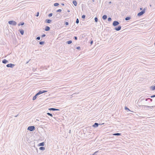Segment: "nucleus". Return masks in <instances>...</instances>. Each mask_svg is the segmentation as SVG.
<instances>
[{"mask_svg":"<svg viewBox=\"0 0 155 155\" xmlns=\"http://www.w3.org/2000/svg\"><path fill=\"white\" fill-rule=\"evenodd\" d=\"M146 9L145 8H144L141 11L138 13L137 14V16H140L142 15L143 14L145 13V12Z\"/></svg>","mask_w":155,"mask_h":155,"instance_id":"obj_1","label":"nucleus"},{"mask_svg":"<svg viewBox=\"0 0 155 155\" xmlns=\"http://www.w3.org/2000/svg\"><path fill=\"white\" fill-rule=\"evenodd\" d=\"M8 23L9 24L14 26L16 25L17 24V23L16 21L12 20L9 21Z\"/></svg>","mask_w":155,"mask_h":155,"instance_id":"obj_2","label":"nucleus"},{"mask_svg":"<svg viewBox=\"0 0 155 155\" xmlns=\"http://www.w3.org/2000/svg\"><path fill=\"white\" fill-rule=\"evenodd\" d=\"M35 127L34 126H30L28 127L27 130L30 131H32L35 130Z\"/></svg>","mask_w":155,"mask_h":155,"instance_id":"obj_3","label":"nucleus"},{"mask_svg":"<svg viewBox=\"0 0 155 155\" xmlns=\"http://www.w3.org/2000/svg\"><path fill=\"white\" fill-rule=\"evenodd\" d=\"M120 23L118 21H114V22H113L112 23V25L114 26L115 27L118 25Z\"/></svg>","mask_w":155,"mask_h":155,"instance_id":"obj_4","label":"nucleus"},{"mask_svg":"<svg viewBox=\"0 0 155 155\" xmlns=\"http://www.w3.org/2000/svg\"><path fill=\"white\" fill-rule=\"evenodd\" d=\"M15 66V65L14 64L10 63L7 64L6 66L8 68H13V67Z\"/></svg>","mask_w":155,"mask_h":155,"instance_id":"obj_5","label":"nucleus"},{"mask_svg":"<svg viewBox=\"0 0 155 155\" xmlns=\"http://www.w3.org/2000/svg\"><path fill=\"white\" fill-rule=\"evenodd\" d=\"M47 91L46 90H41V91H40L38 92L37 93L39 95L43 94V93L46 92Z\"/></svg>","mask_w":155,"mask_h":155,"instance_id":"obj_6","label":"nucleus"},{"mask_svg":"<svg viewBox=\"0 0 155 155\" xmlns=\"http://www.w3.org/2000/svg\"><path fill=\"white\" fill-rule=\"evenodd\" d=\"M121 28V26L120 25L118 26L117 27L114 28V30L117 31H120Z\"/></svg>","mask_w":155,"mask_h":155,"instance_id":"obj_7","label":"nucleus"},{"mask_svg":"<svg viewBox=\"0 0 155 155\" xmlns=\"http://www.w3.org/2000/svg\"><path fill=\"white\" fill-rule=\"evenodd\" d=\"M48 110H53V111H59L60 110L59 109L53 108H49Z\"/></svg>","mask_w":155,"mask_h":155,"instance_id":"obj_8","label":"nucleus"},{"mask_svg":"<svg viewBox=\"0 0 155 155\" xmlns=\"http://www.w3.org/2000/svg\"><path fill=\"white\" fill-rule=\"evenodd\" d=\"M52 21L50 19H47L45 20V22L48 23H50Z\"/></svg>","mask_w":155,"mask_h":155,"instance_id":"obj_9","label":"nucleus"},{"mask_svg":"<svg viewBox=\"0 0 155 155\" xmlns=\"http://www.w3.org/2000/svg\"><path fill=\"white\" fill-rule=\"evenodd\" d=\"M38 95H39L37 93H36V94L33 97L32 99L34 101L35 100Z\"/></svg>","mask_w":155,"mask_h":155,"instance_id":"obj_10","label":"nucleus"},{"mask_svg":"<svg viewBox=\"0 0 155 155\" xmlns=\"http://www.w3.org/2000/svg\"><path fill=\"white\" fill-rule=\"evenodd\" d=\"M69 16L70 15L69 14H67V12H65L63 15V16L64 18L68 17H69Z\"/></svg>","mask_w":155,"mask_h":155,"instance_id":"obj_11","label":"nucleus"},{"mask_svg":"<svg viewBox=\"0 0 155 155\" xmlns=\"http://www.w3.org/2000/svg\"><path fill=\"white\" fill-rule=\"evenodd\" d=\"M99 124L97 123H95L93 125V127H96L98 126Z\"/></svg>","mask_w":155,"mask_h":155,"instance_id":"obj_12","label":"nucleus"},{"mask_svg":"<svg viewBox=\"0 0 155 155\" xmlns=\"http://www.w3.org/2000/svg\"><path fill=\"white\" fill-rule=\"evenodd\" d=\"M45 145V143L44 142L40 143L38 145V146H42L43 147Z\"/></svg>","mask_w":155,"mask_h":155,"instance_id":"obj_13","label":"nucleus"},{"mask_svg":"<svg viewBox=\"0 0 155 155\" xmlns=\"http://www.w3.org/2000/svg\"><path fill=\"white\" fill-rule=\"evenodd\" d=\"M50 28L48 26H46L45 28V31H48L50 30Z\"/></svg>","mask_w":155,"mask_h":155,"instance_id":"obj_14","label":"nucleus"},{"mask_svg":"<svg viewBox=\"0 0 155 155\" xmlns=\"http://www.w3.org/2000/svg\"><path fill=\"white\" fill-rule=\"evenodd\" d=\"M2 62L3 64H6L8 62V61L6 59H4L3 60H2Z\"/></svg>","mask_w":155,"mask_h":155,"instance_id":"obj_15","label":"nucleus"},{"mask_svg":"<svg viewBox=\"0 0 155 155\" xmlns=\"http://www.w3.org/2000/svg\"><path fill=\"white\" fill-rule=\"evenodd\" d=\"M20 33L21 35H23L24 33V31L23 29H19V30Z\"/></svg>","mask_w":155,"mask_h":155,"instance_id":"obj_16","label":"nucleus"},{"mask_svg":"<svg viewBox=\"0 0 155 155\" xmlns=\"http://www.w3.org/2000/svg\"><path fill=\"white\" fill-rule=\"evenodd\" d=\"M113 135L114 136H120L121 135V134L119 133H117L113 134Z\"/></svg>","mask_w":155,"mask_h":155,"instance_id":"obj_17","label":"nucleus"},{"mask_svg":"<svg viewBox=\"0 0 155 155\" xmlns=\"http://www.w3.org/2000/svg\"><path fill=\"white\" fill-rule=\"evenodd\" d=\"M72 3L75 6H76L77 5V2L76 0H74L73 1Z\"/></svg>","mask_w":155,"mask_h":155,"instance_id":"obj_18","label":"nucleus"},{"mask_svg":"<svg viewBox=\"0 0 155 155\" xmlns=\"http://www.w3.org/2000/svg\"><path fill=\"white\" fill-rule=\"evenodd\" d=\"M39 149L41 150H45V148L44 147H41L39 148Z\"/></svg>","mask_w":155,"mask_h":155,"instance_id":"obj_19","label":"nucleus"},{"mask_svg":"<svg viewBox=\"0 0 155 155\" xmlns=\"http://www.w3.org/2000/svg\"><path fill=\"white\" fill-rule=\"evenodd\" d=\"M107 18V15H104L102 16V18L104 20H106Z\"/></svg>","mask_w":155,"mask_h":155,"instance_id":"obj_20","label":"nucleus"},{"mask_svg":"<svg viewBox=\"0 0 155 155\" xmlns=\"http://www.w3.org/2000/svg\"><path fill=\"white\" fill-rule=\"evenodd\" d=\"M24 24V22H20L18 24V26H20V25H23Z\"/></svg>","mask_w":155,"mask_h":155,"instance_id":"obj_21","label":"nucleus"},{"mask_svg":"<svg viewBox=\"0 0 155 155\" xmlns=\"http://www.w3.org/2000/svg\"><path fill=\"white\" fill-rule=\"evenodd\" d=\"M130 19H131V17H126L125 18V20L126 21H128V20H130Z\"/></svg>","mask_w":155,"mask_h":155,"instance_id":"obj_22","label":"nucleus"},{"mask_svg":"<svg viewBox=\"0 0 155 155\" xmlns=\"http://www.w3.org/2000/svg\"><path fill=\"white\" fill-rule=\"evenodd\" d=\"M72 42V41L71 40H69V41H68L66 43L68 44H70Z\"/></svg>","mask_w":155,"mask_h":155,"instance_id":"obj_23","label":"nucleus"},{"mask_svg":"<svg viewBox=\"0 0 155 155\" xmlns=\"http://www.w3.org/2000/svg\"><path fill=\"white\" fill-rule=\"evenodd\" d=\"M125 109L126 110H127V112H128V111H130V110L126 106L125 107Z\"/></svg>","mask_w":155,"mask_h":155,"instance_id":"obj_24","label":"nucleus"},{"mask_svg":"<svg viewBox=\"0 0 155 155\" xmlns=\"http://www.w3.org/2000/svg\"><path fill=\"white\" fill-rule=\"evenodd\" d=\"M45 43V41H41L39 42V44L40 45H43Z\"/></svg>","mask_w":155,"mask_h":155,"instance_id":"obj_25","label":"nucleus"},{"mask_svg":"<svg viewBox=\"0 0 155 155\" xmlns=\"http://www.w3.org/2000/svg\"><path fill=\"white\" fill-rule=\"evenodd\" d=\"M151 89L152 90H155V86H152L151 87Z\"/></svg>","mask_w":155,"mask_h":155,"instance_id":"obj_26","label":"nucleus"},{"mask_svg":"<svg viewBox=\"0 0 155 155\" xmlns=\"http://www.w3.org/2000/svg\"><path fill=\"white\" fill-rule=\"evenodd\" d=\"M47 114L48 115V116H51V117H53V115H52V114H51V113H47Z\"/></svg>","mask_w":155,"mask_h":155,"instance_id":"obj_27","label":"nucleus"},{"mask_svg":"<svg viewBox=\"0 0 155 155\" xmlns=\"http://www.w3.org/2000/svg\"><path fill=\"white\" fill-rule=\"evenodd\" d=\"M56 18H59L60 17V14H57L56 15Z\"/></svg>","mask_w":155,"mask_h":155,"instance_id":"obj_28","label":"nucleus"},{"mask_svg":"<svg viewBox=\"0 0 155 155\" xmlns=\"http://www.w3.org/2000/svg\"><path fill=\"white\" fill-rule=\"evenodd\" d=\"M59 5V3H54V5L55 6H58V5Z\"/></svg>","mask_w":155,"mask_h":155,"instance_id":"obj_29","label":"nucleus"},{"mask_svg":"<svg viewBox=\"0 0 155 155\" xmlns=\"http://www.w3.org/2000/svg\"><path fill=\"white\" fill-rule=\"evenodd\" d=\"M94 20L96 22H97L98 21V18L97 17H96L94 18Z\"/></svg>","mask_w":155,"mask_h":155,"instance_id":"obj_30","label":"nucleus"},{"mask_svg":"<svg viewBox=\"0 0 155 155\" xmlns=\"http://www.w3.org/2000/svg\"><path fill=\"white\" fill-rule=\"evenodd\" d=\"M76 22L77 24H78L79 22V20L78 18H77L76 21Z\"/></svg>","mask_w":155,"mask_h":155,"instance_id":"obj_31","label":"nucleus"},{"mask_svg":"<svg viewBox=\"0 0 155 155\" xmlns=\"http://www.w3.org/2000/svg\"><path fill=\"white\" fill-rule=\"evenodd\" d=\"M61 9H59L57 10L56 12H61Z\"/></svg>","mask_w":155,"mask_h":155,"instance_id":"obj_32","label":"nucleus"},{"mask_svg":"<svg viewBox=\"0 0 155 155\" xmlns=\"http://www.w3.org/2000/svg\"><path fill=\"white\" fill-rule=\"evenodd\" d=\"M53 14L52 13H50L48 15V16L49 17H51L52 16Z\"/></svg>","mask_w":155,"mask_h":155,"instance_id":"obj_33","label":"nucleus"},{"mask_svg":"<svg viewBox=\"0 0 155 155\" xmlns=\"http://www.w3.org/2000/svg\"><path fill=\"white\" fill-rule=\"evenodd\" d=\"M108 20L109 21H110L112 20L111 18L110 17H109L108 18Z\"/></svg>","mask_w":155,"mask_h":155,"instance_id":"obj_34","label":"nucleus"},{"mask_svg":"<svg viewBox=\"0 0 155 155\" xmlns=\"http://www.w3.org/2000/svg\"><path fill=\"white\" fill-rule=\"evenodd\" d=\"M85 15H82V18H83V19H85Z\"/></svg>","mask_w":155,"mask_h":155,"instance_id":"obj_35","label":"nucleus"},{"mask_svg":"<svg viewBox=\"0 0 155 155\" xmlns=\"http://www.w3.org/2000/svg\"><path fill=\"white\" fill-rule=\"evenodd\" d=\"M40 37L39 36L38 37L36 38V40H40Z\"/></svg>","mask_w":155,"mask_h":155,"instance_id":"obj_36","label":"nucleus"},{"mask_svg":"<svg viewBox=\"0 0 155 155\" xmlns=\"http://www.w3.org/2000/svg\"><path fill=\"white\" fill-rule=\"evenodd\" d=\"M145 107H148V108H150V107L151 106H147V105H144V106H143Z\"/></svg>","mask_w":155,"mask_h":155,"instance_id":"obj_37","label":"nucleus"},{"mask_svg":"<svg viewBox=\"0 0 155 155\" xmlns=\"http://www.w3.org/2000/svg\"><path fill=\"white\" fill-rule=\"evenodd\" d=\"M74 39L75 40H77L78 39V38L76 36H74Z\"/></svg>","mask_w":155,"mask_h":155,"instance_id":"obj_38","label":"nucleus"},{"mask_svg":"<svg viewBox=\"0 0 155 155\" xmlns=\"http://www.w3.org/2000/svg\"><path fill=\"white\" fill-rule=\"evenodd\" d=\"M65 24L66 25H69V23L68 22H65Z\"/></svg>","mask_w":155,"mask_h":155,"instance_id":"obj_39","label":"nucleus"},{"mask_svg":"<svg viewBox=\"0 0 155 155\" xmlns=\"http://www.w3.org/2000/svg\"><path fill=\"white\" fill-rule=\"evenodd\" d=\"M46 36V35L45 34H43L41 35V37L43 38L45 37Z\"/></svg>","mask_w":155,"mask_h":155,"instance_id":"obj_40","label":"nucleus"},{"mask_svg":"<svg viewBox=\"0 0 155 155\" xmlns=\"http://www.w3.org/2000/svg\"><path fill=\"white\" fill-rule=\"evenodd\" d=\"M155 108V106H152L150 107V108L152 109V108Z\"/></svg>","mask_w":155,"mask_h":155,"instance_id":"obj_41","label":"nucleus"},{"mask_svg":"<svg viewBox=\"0 0 155 155\" xmlns=\"http://www.w3.org/2000/svg\"><path fill=\"white\" fill-rule=\"evenodd\" d=\"M93 40H91L90 41V44L92 45L93 44Z\"/></svg>","mask_w":155,"mask_h":155,"instance_id":"obj_42","label":"nucleus"},{"mask_svg":"<svg viewBox=\"0 0 155 155\" xmlns=\"http://www.w3.org/2000/svg\"><path fill=\"white\" fill-rule=\"evenodd\" d=\"M154 97H155V94L152 95L150 96L151 98H153Z\"/></svg>","mask_w":155,"mask_h":155,"instance_id":"obj_43","label":"nucleus"},{"mask_svg":"<svg viewBox=\"0 0 155 155\" xmlns=\"http://www.w3.org/2000/svg\"><path fill=\"white\" fill-rule=\"evenodd\" d=\"M80 48H81L79 46H78V47H77L76 48V49H78V50H80Z\"/></svg>","mask_w":155,"mask_h":155,"instance_id":"obj_44","label":"nucleus"},{"mask_svg":"<svg viewBox=\"0 0 155 155\" xmlns=\"http://www.w3.org/2000/svg\"><path fill=\"white\" fill-rule=\"evenodd\" d=\"M39 12H38L37 13L36 15V16L37 17H38L39 16Z\"/></svg>","mask_w":155,"mask_h":155,"instance_id":"obj_45","label":"nucleus"},{"mask_svg":"<svg viewBox=\"0 0 155 155\" xmlns=\"http://www.w3.org/2000/svg\"><path fill=\"white\" fill-rule=\"evenodd\" d=\"M149 100H150L151 102H152L153 101V100L150 98H149Z\"/></svg>","mask_w":155,"mask_h":155,"instance_id":"obj_46","label":"nucleus"},{"mask_svg":"<svg viewBox=\"0 0 155 155\" xmlns=\"http://www.w3.org/2000/svg\"><path fill=\"white\" fill-rule=\"evenodd\" d=\"M149 98H147L145 100L146 101H147L148 100H149Z\"/></svg>","mask_w":155,"mask_h":155,"instance_id":"obj_47","label":"nucleus"},{"mask_svg":"<svg viewBox=\"0 0 155 155\" xmlns=\"http://www.w3.org/2000/svg\"><path fill=\"white\" fill-rule=\"evenodd\" d=\"M61 5H63V6H64V4L63 3H61Z\"/></svg>","mask_w":155,"mask_h":155,"instance_id":"obj_48","label":"nucleus"},{"mask_svg":"<svg viewBox=\"0 0 155 155\" xmlns=\"http://www.w3.org/2000/svg\"><path fill=\"white\" fill-rule=\"evenodd\" d=\"M111 3V2H109V4H110Z\"/></svg>","mask_w":155,"mask_h":155,"instance_id":"obj_49","label":"nucleus"},{"mask_svg":"<svg viewBox=\"0 0 155 155\" xmlns=\"http://www.w3.org/2000/svg\"><path fill=\"white\" fill-rule=\"evenodd\" d=\"M140 10H142V8H140Z\"/></svg>","mask_w":155,"mask_h":155,"instance_id":"obj_50","label":"nucleus"},{"mask_svg":"<svg viewBox=\"0 0 155 155\" xmlns=\"http://www.w3.org/2000/svg\"><path fill=\"white\" fill-rule=\"evenodd\" d=\"M29 61H28L26 63V64H28V63Z\"/></svg>","mask_w":155,"mask_h":155,"instance_id":"obj_51","label":"nucleus"},{"mask_svg":"<svg viewBox=\"0 0 155 155\" xmlns=\"http://www.w3.org/2000/svg\"><path fill=\"white\" fill-rule=\"evenodd\" d=\"M18 114L17 115L15 116V117H17V116H18Z\"/></svg>","mask_w":155,"mask_h":155,"instance_id":"obj_52","label":"nucleus"},{"mask_svg":"<svg viewBox=\"0 0 155 155\" xmlns=\"http://www.w3.org/2000/svg\"><path fill=\"white\" fill-rule=\"evenodd\" d=\"M68 11V12H70V10H68V11Z\"/></svg>","mask_w":155,"mask_h":155,"instance_id":"obj_53","label":"nucleus"},{"mask_svg":"<svg viewBox=\"0 0 155 155\" xmlns=\"http://www.w3.org/2000/svg\"><path fill=\"white\" fill-rule=\"evenodd\" d=\"M37 121H39V120H38V119H36V120Z\"/></svg>","mask_w":155,"mask_h":155,"instance_id":"obj_54","label":"nucleus"},{"mask_svg":"<svg viewBox=\"0 0 155 155\" xmlns=\"http://www.w3.org/2000/svg\"><path fill=\"white\" fill-rule=\"evenodd\" d=\"M36 150H37V152H38V149L37 148L36 149Z\"/></svg>","mask_w":155,"mask_h":155,"instance_id":"obj_55","label":"nucleus"},{"mask_svg":"<svg viewBox=\"0 0 155 155\" xmlns=\"http://www.w3.org/2000/svg\"><path fill=\"white\" fill-rule=\"evenodd\" d=\"M150 7H151V5H150Z\"/></svg>","mask_w":155,"mask_h":155,"instance_id":"obj_56","label":"nucleus"},{"mask_svg":"<svg viewBox=\"0 0 155 155\" xmlns=\"http://www.w3.org/2000/svg\"><path fill=\"white\" fill-rule=\"evenodd\" d=\"M92 1H93V2H94V0H92Z\"/></svg>","mask_w":155,"mask_h":155,"instance_id":"obj_57","label":"nucleus"},{"mask_svg":"<svg viewBox=\"0 0 155 155\" xmlns=\"http://www.w3.org/2000/svg\"><path fill=\"white\" fill-rule=\"evenodd\" d=\"M154 45H155V43H154Z\"/></svg>","mask_w":155,"mask_h":155,"instance_id":"obj_58","label":"nucleus"}]
</instances>
